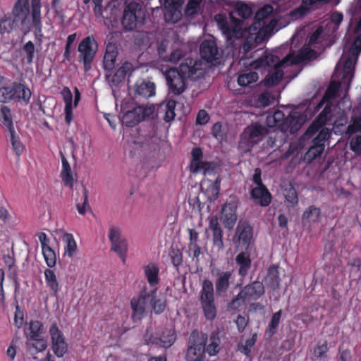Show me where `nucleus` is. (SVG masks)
I'll return each instance as SVG.
<instances>
[{
	"instance_id": "f257e3e1",
	"label": "nucleus",
	"mask_w": 361,
	"mask_h": 361,
	"mask_svg": "<svg viewBox=\"0 0 361 361\" xmlns=\"http://www.w3.org/2000/svg\"><path fill=\"white\" fill-rule=\"evenodd\" d=\"M235 14L243 19H247L252 16V11L247 4L238 2L234 11L229 12L228 15L218 13L214 16V20L227 42L239 39L243 35V21L237 18Z\"/></svg>"
},
{
	"instance_id": "f03ea898",
	"label": "nucleus",
	"mask_w": 361,
	"mask_h": 361,
	"mask_svg": "<svg viewBox=\"0 0 361 361\" xmlns=\"http://www.w3.org/2000/svg\"><path fill=\"white\" fill-rule=\"evenodd\" d=\"M12 14L15 20L20 21L23 26L30 23L31 18L35 36H42L41 0H31V11L29 0H17L13 8Z\"/></svg>"
},
{
	"instance_id": "7ed1b4c3",
	"label": "nucleus",
	"mask_w": 361,
	"mask_h": 361,
	"mask_svg": "<svg viewBox=\"0 0 361 361\" xmlns=\"http://www.w3.org/2000/svg\"><path fill=\"white\" fill-rule=\"evenodd\" d=\"M31 91L25 85L14 82L8 86L0 88V102L7 103L11 101H23L25 104L30 102Z\"/></svg>"
},
{
	"instance_id": "20e7f679",
	"label": "nucleus",
	"mask_w": 361,
	"mask_h": 361,
	"mask_svg": "<svg viewBox=\"0 0 361 361\" xmlns=\"http://www.w3.org/2000/svg\"><path fill=\"white\" fill-rule=\"evenodd\" d=\"M98 43L93 35L84 37L78 44V61L82 63L85 72L92 68V63L98 51Z\"/></svg>"
},
{
	"instance_id": "39448f33",
	"label": "nucleus",
	"mask_w": 361,
	"mask_h": 361,
	"mask_svg": "<svg viewBox=\"0 0 361 361\" xmlns=\"http://www.w3.org/2000/svg\"><path fill=\"white\" fill-rule=\"evenodd\" d=\"M145 16L141 5L130 2L125 7L121 20L122 25L127 30H133L139 24H142Z\"/></svg>"
},
{
	"instance_id": "423d86ee",
	"label": "nucleus",
	"mask_w": 361,
	"mask_h": 361,
	"mask_svg": "<svg viewBox=\"0 0 361 361\" xmlns=\"http://www.w3.org/2000/svg\"><path fill=\"white\" fill-rule=\"evenodd\" d=\"M157 288L150 292H147L146 288L142 289L137 297H134L130 300V307L132 310V319L134 322L139 321L143 318L145 314L150 298L157 293Z\"/></svg>"
},
{
	"instance_id": "0eeeda50",
	"label": "nucleus",
	"mask_w": 361,
	"mask_h": 361,
	"mask_svg": "<svg viewBox=\"0 0 361 361\" xmlns=\"http://www.w3.org/2000/svg\"><path fill=\"white\" fill-rule=\"evenodd\" d=\"M164 75L170 94L180 95L185 91L186 88L185 78H187L182 74L178 68H166Z\"/></svg>"
},
{
	"instance_id": "6e6552de",
	"label": "nucleus",
	"mask_w": 361,
	"mask_h": 361,
	"mask_svg": "<svg viewBox=\"0 0 361 361\" xmlns=\"http://www.w3.org/2000/svg\"><path fill=\"white\" fill-rule=\"evenodd\" d=\"M207 339V336L200 337L197 330H193L189 338L185 359L206 358L205 345Z\"/></svg>"
},
{
	"instance_id": "1a4fd4ad",
	"label": "nucleus",
	"mask_w": 361,
	"mask_h": 361,
	"mask_svg": "<svg viewBox=\"0 0 361 361\" xmlns=\"http://www.w3.org/2000/svg\"><path fill=\"white\" fill-rule=\"evenodd\" d=\"M203 62L197 58L187 57L179 65L178 69L185 77L196 80L204 75Z\"/></svg>"
},
{
	"instance_id": "9d476101",
	"label": "nucleus",
	"mask_w": 361,
	"mask_h": 361,
	"mask_svg": "<svg viewBox=\"0 0 361 361\" xmlns=\"http://www.w3.org/2000/svg\"><path fill=\"white\" fill-rule=\"evenodd\" d=\"M253 238V228L247 221H240L238 223L233 242L238 248L241 250H248Z\"/></svg>"
},
{
	"instance_id": "9b49d317",
	"label": "nucleus",
	"mask_w": 361,
	"mask_h": 361,
	"mask_svg": "<svg viewBox=\"0 0 361 361\" xmlns=\"http://www.w3.org/2000/svg\"><path fill=\"white\" fill-rule=\"evenodd\" d=\"M154 109L152 107L139 106L132 110L127 111L123 116V123L128 127H133L152 116Z\"/></svg>"
},
{
	"instance_id": "f8f14e48",
	"label": "nucleus",
	"mask_w": 361,
	"mask_h": 361,
	"mask_svg": "<svg viewBox=\"0 0 361 361\" xmlns=\"http://www.w3.org/2000/svg\"><path fill=\"white\" fill-rule=\"evenodd\" d=\"M49 334L54 353L56 357H62L68 351V344L63 332L59 329L56 322L51 325Z\"/></svg>"
},
{
	"instance_id": "ddd939ff",
	"label": "nucleus",
	"mask_w": 361,
	"mask_h": 361,
	"mask_svg": "<svg viewBox=\"0 0 361 361\" xmlns=\"http://www.w3.org/2000/svg\"><path fill=\"white\" fill-rule=\"evenodd\" d=\"M109 239L111 243V250L115 252L126 262V257L128 251V245L126 240L122 239L119 228L112 226L109 228Z\"/></svg>"
},
{
	"instance_id": "4468645a",
	"label": "nucleus",
	"mask_w": 361,
	"mask_h": 361,
	"mask_svg": "<svg viewBox=\"0 0 361 361\" xmlns=\"http://www.w3.org/2000/svg\"><path fill=\"white\" fill-rule=\"evenodd\" d=\"M264 37L259 33H251L246 37L240 51L243 53L242 58H251L252 53L261 49L258 48L262 44Z\"/></svg>"
},
{
	"instance_id": "2eb2a0df",
	"label": "nucleus",
	"mask_w": 361,
	"mask_h": 361,
	"mask_svg": "<svg viewBox=\"0 0 361 361\" xmlns=\"http://www.w3.org/2000/svg\"><path fill=\"white\" fill-rule=\"evenodd\" d=\"M134 98L148 99L155 95L156 85L154 82L145 79H139L133 86Z\"/></svg>"
},
{
	"instance_id": "dca6fc26",
	"label": "nucleus",
	"mask_w": 361,
	"mask_h": 361,
	"mask_svg": "<svg viewBox=\"0 0 361 361\" xmlns=\"http://www.w3.org/2000/svg\"><path fill=\"white\" fill-rule=\"evenodd\" d=\"M264 293V287L262 282L255 281L245 286L238 293L243 300H254L259 299Z\"/></svg>"
},
{
	"instance_id": "f3484780",
	"label": "nucleus",
	"mask_w": 361,
	"mask_h": 361,
	"mask_svg": "<svg viewBox=\"0 0 361 361\" xmlns=\"http://www.w3.org/2000/svg\"><path fill=\"white\" fill-rule=\"evenodd\" d=\"M250 66L256 70L264 68L269 71L271 68L281 67V61L278 56L264 52L262 56L251 63Z\"/></svg>"
},
{
	"instance_id": "a211bd4d",
	"label": "nucleus",
	"mask_w": 361,
	"mask_h": 361,
	"mask_svg": "<svg viewBox=\"0 0 361 361\" xmlns=\"http://www.w3.org/2000/svg\"><path fill=\"white\" fill-rule=\"evenodd\" d=\"M250 194L253 202L261 207H268L272 201V195L266 185L253 187Z\"/></svg>"
},
{
	"instance_id": "6ab92c4d",
	"label": "nucleus",
	"mask_w": 361,
	"mask_h": 361,
	"mask_svg": "<svg viewBox=\"0 0 361 361\" xmlns=\"http://www.w3.org/2000/svg\"><path fill=\"white\" fill-rule=\"evenodd\" d=\"M304 123L303 116L298 111H291L286 118V124L282 123V132L290 134L297 133Z\"/></svg>"
},
{
	"instance_id": "aec40b11",
	"label": "nucleus",
	"mask_w": 361,
	"mask_h": 361,
	"mask_svg": "<svg viewBox=\"0 0 361 361\" xmlns=\"http://www.w3.org/2000/svg\"><path fill=\"white\" fill-rule=\"evenodd\" d=\"M201 57L207 62L212 63L218 59V49L214 41L204 40L200 47Z\"/></svg>"
},
{
	"instance_id": "412c9836",
	"label": "nucleus",
	"mask_w": 361,
	"mask_h": 361,
	"mask_svg": "<svg viewBox=\"0 0 361 361\" xmlns=\"http://www.w3.org/2000/svg\"><path fill=\"white\" fill-rule=\"evenodd\" d=\"M235 263L239 267V276L245 278L247 275L252 265L250 252L247 250H241L235 257Z\"/></svg>"
},
{
	"instance_id": "4be33fe9",
	"label": "nucleus",
	"mask_w": 361,
	"mask_h": 361,
	"mask_svg": "<svg viewBox=\"0 0 361 361\" xmlns=\"http://www.w3.org/2000/svg\"><path fill=\"white\" fill-rule=\"evenodd\" d=\"M176 340V334L174 329H166L164 331L160 337L154 338L152 341V344L159 345L164 348H169L171 347Z\"/></svg>"
},
{
	"instance_id": "5701e85b",
	"label": "nucleus",
	"mask_w": 361,
	"mask_h": 361,
	"mask_svg": "<svg viewBox=\"0 0 361 361\" xmlns=\"http://www.w3.org/2000/svg\"><path fill=\"white\" fill-rule=\"evenodd\" d=\"M223 223L226 228H232L236 222V207L232 204H224L221 209Z\"/></svg>"
},
{
	"instance_id": "b1692460",
	"label": "nucleus",
	"mask_w": 361,
	"mask_h": 361,
	"mask_svg": "<svg viewBox=\"0 0 361 361\" xmlns=\"http://www.w3.org/2000/svg\"><path fill=\"white\" fill-rule=\"evenodd\" d=\"M117 56L118 51L116 47L113 44H109L106 47L103 60V67L105 71L111 72L114 69Z\"/></svg>"
},
{
	"instance_id": "393cba45",
	"label": "nucleus",
	"mask_w": 361,
	"mask_h": 361,
	"mask_svg": "<svg viewBox=\"0 0 361 361\" xmlns=\"http://www.w3.org/2000/svg\"><path fill=\"white\" fill-rule=\"evenodd\" d=\"M209 228L212 231L214 245L219 248H222L224 247L223 230L216 216H214L210 219Z\"/></svg>"
},
{
	"instance_id": "a878e982",
	"label": "nucleus",
	"mask_w": 361,
	"mask_h": 361,
	"mask_svg": "<svg viewBox=\"0 0 361 361\" xmlns=\"http://www.w3.org/2000/svg\"><path fill=\"white\" fill-rule=\"evenodd\" d=\"M63 102L65 103V121L70 125L73 121V94L68 87H64L61 91Z\"/></svg>"
},
{
	"instance_id": "bb28decb",
	"label": "nucleus",
	"mask_w": 361,
	"mask_h": 361,
	"mask_svg": "<svg viewBox=\"0 0 361 361\" xmlns=\"http://www.w3.org/2000/svg\"><path fill=\"white\" fill-rule=\"evenodd\" d=\"M145 276L150 287H156L160 282L159 268L154 263H149L143 267Z\"/></svg>"
},
{
	"instance_id": "cd10ccee",
	"label": "nucleus",
	"mask_w": 361,
	"mask_h": 361,
	"mask_svg": "<svg viewBox=\"0 0 361 361\" xmlns=\"http://www.w3.org/2000/svg\"><path fill=\"white\" fill-rule=\"evenodd\" d=\"M61 163L62 169L60 173L61 180L66 186L72 189L74 185L73 172L68 161L63 154H61Z\"/></svg>"
},
{
	"instance_id": "c85d7f7f",
	"label": "nucleus",
	"mask_w": 361,
	"mask_h": 361,
	"mask_svg": "<svg viewBox=\"0 0 361 361\" xmlns=\"http://www.w3.org/2000/svg\"><path fill=\"white\" fill-rule=\"evenodd\" d=\"M267 133V130L262 125L255 124L251 128H247L244 134L247 135L248 142L255 144L262 140L264 135Z\"/></svg>"
},
{
	"instance_id": "c756f323",
	"label": "nucleus",
	"mask_w": 361,
	"mask_h": 361,
	"mask_svg": "<svg viewBox=\"0 0 361 361\" xmlns=\"http://www.w3.org/2000/svg\"><path fill=\"white\" fill-rule=\"evenodd\" d=\"M232 277V271H226L219 272L215 281L216 292L221 294L228 290L230 286V279Z\"/></svg>"
},
{
	"instance_id": "7c9ffc66",
	"label": "nucleus",
	"mask_w": 361,
	"mask_h": 361,
	"mask_svg": "<svg viewBox=\"0 0 361 361\" xmlns=\"http://www.w3.org/2000/svg\"><path fill=\"white\" fill-rule=\"evenodd\" d=\"M44 331L43 324L38 320H31L28 323V327L25 329V336L27 339H35L42 336Z\"/></svg>"
},
{
	"instance_id": "2f4dec72",
	"label": "nucleus",
	"mask_w": 361,
	"mask_h": 361,
	"mask_svg": "<svg viewBox=\"0 0 361 361\" xmlns=\"http://www.w3.org/2000/svg\"><path fill=\"white\" fill-rule=\"evenodd\" d=\"M266 282L267 285L273 289L279 288L281 279L279 276V266L272 264L268 268Z\"/></svg>"
},
{
	"instance_id": "473e14b6",
	"label": "nucleus",
	"mask_w": 361,
	"mask_h": 361,
	"mask_svg": "<svg viewBox=\"0 0 361 361\" xmlns=\"http://www.w3.org/2000/svg\"><path fill=\"white\" fill-rule=\"evenodd\" d=\"M286 116L281 110H276L272 115L267 116V125L269 128L276 127L282 131V126L281 124L286 123Z\"/></svg>"
},
{
	"instance_id": "72a5a7b5",
	"label": "nucleus",
	"mask_w": 361,
	"mask_h": 361,
	"mask_svg": "<svg viewBox=\"0 0 361 361\" xmlns=\"http://www.w3.org/2000/svg\"><path fill=\"white\" fill-rule=\"evenodd\" d=\"M274 12V8L271 5H265L260 9H259L255 15L254 17V25L255 29L256 25H258L259 27L264 26L265 22L264 21L267 18H269Z\"/></svg>"
},
{
	"instance_id": "f704fd0d",
	"label": "nucleus",
	"mask_w": 361,
	"mask_h": 361,
	"mask_svg": "<svg viewBox=\"0 0 361 361\" xmlns=\"http://www.w3.org/2000/svg\"><path fill=\"white\" fill-rule=\"evenodd\" d=\"M200 295L201 302L214 300V286L211 281L204 279L202 281Z\"/></svg>"
},
{
	"instance_id": "c9c22d12",
	"label": "nucleus",
	"mask_w": 361,
	"mask_h": 361,
	"mask_svg": "<svg viewBox=\"0 0 361 361\" xmlns=\"http://www.w3.org/2000/svg\"><path fill=\"white\" fill-rule=\"evenodd\" d=\"M0 121L6 126L8 131H13L14 129L13 115L11 109L5 105L0 107Z\"/></svg>"
},
{
	"instance_id": "e433bc0d",
	"label": "nucleus",
	"mask_w": 361,
	"mask_h": 361,
	"mask_svg": "<svg viewBox=\"0 0 361 361\" xmlns=\"http://www.w3.org/2000/svg\"><path fill=\"white\" fill-rule=\"evenodd\" d=\"M259 79L258 73L255 71H245L240 73L238 77V84L241 87H247L256 82Z\"/></svg>"
},
{
	"instance_id": "4c0bfd02",
	"label": "nucleus",
	"mask_w": 361,
	"mask_h": 361,
	"mask_svg": "<svg viewBox=\"0 0 361 361\" xmlns=\"http://www.w3.org/2000/svg\"><path fill=\"white\" fill-rule=\"evenodd\" d=\"M44 277L47 286L50 289L54 295L59 293V282L54 271L50 269H46L44 271Z\"/></svg>"
},
{
	"instance_id": "58836bf2",
	"label": "nucleus",
	"mask_w": 361,
	"mask_h": 361,
	"mask_svg": "<svg viewBox=\"0 0 361 361\" xmlns=\"http://www.w3.org/2000/svg\"><path fill=\"white\" fill-rule=\"evenodd\" d=\"M321 214V210L319 208L316 207L315 206H310L303 213L302 216V223L303 225H305L307 223L310 222H317Z\"/></svg>"
},
{
	"instance_id": "ea45409f",
	"label": "nucleus",
	"mask_w": 361,
	"mask_h": 361,
	"mask_svg": "<svg viewBox=\"0 0 361 361\" xmlns=\"http://www.w3.org/2000/svg\"><path fill=\"white\" fill-rule=\"evenodd\" d=\"M133 71V64L130 62L123 63L121 66L117 69L113 76V81L120 82L123 81L127 75H130Z\"/></svg>"
},
{
	"instance_id": "a19ab883",
	"label": "nucleus",
	"mask_w": 361,
	"mask_h": 361,
	"mask_svg": "<svg viewBox=\"0 0 361 361\" xmlns=\"http://www.w3.org/2000/svg\"><path fill=\"white\" fill-rule=\"evenodd\" d=\"M283 77V71L281 67L274 68V72L267 75L263 82L265 86L272 87L278 85Z\"/></svg>"
},
{
	"instance_id": "79ce46f5",
	"label": "nucleus",
	"mask_w": 361,
	"mask_h": 361,
	"mask_svg": "<svg viewBox=\"0 0 361 361\" xmlns=\"http://www.w3.org/2000/svg\"><path fill=\"white\" fill-rule=\"evenodd\" d=\"M325 147V144H317L313 142V145L310 147L307 152L305 154V159L308 162H312L313 160L320 157L323 153Z\"/></svg>"
},
{
	"instance_id": "37998d69",
	"label": "nucleus",
	"mask_w": 361,
	"mask_h": 361,
	"mask_svg": "<svg viewBox=\"0 0 361 361\" xmlns=\"http://www.w3.org/2000/svg\"><path fill=\"white\" fill-rule=\"evenodd\" d=\"M63 241L65 243V255L72 257L77 250V244L73 235L65 233L63 235Z\"/></svg>"
},
{
	"instance_id": "c03bdc74",
	"label": "nucleus",
	"mask_w": 361,
	"mask_h": 361,
	"mask_svg": "<svg viewBox=\"0 0 361 361\" xmlns=\"http://www.w3.org/2000/svg\"><path fill=\"white\" fill-rule=\"evenodd\" d=\"M25 345L27 348L30 350L31 348L35 349L36 353L43 352L47 348V340L42 336L35 338V339H27Z\"/></svg>"
},
{
	"instance_id": "a18cd8bd",
	"label": "nucleus",
	"mask_w": 361,
	"mask_h": 361,
	"mask_svg": "<svg viewBox=\"0 0 361 361\" xmlns=\"http://www.w3.org/2000/svg\"><path fill=\"white\" fill-rule=\"evenodd\" d=\"M177 102L174 99H169L165 104L161 106V109L164 111L163 119L165 122L169 123L173 121L176 116L175 109Z\"/></svg>"
},
{
	"instance_id": "49530a36",
	"label": "nucleus",
	"mask_w": 361,
	"mask_h": 361,
	"mask_svg": "<svg viewBox=\"0 0 361 361\" xmlns=\"http://www.w3.org/2000/svg\"><path fill=\"white\" fill-rule=\"evenodd\" d=\"M191 155L190 171L193 173H197L199 172V165L201 164V161H202L203 158L202 149L200 147L192 149Z\"/></svg>"
},
{
	"instance_id": "de8ad7c7",
	"label": "nucleus",
	"mask_w": 361,
	"mask_h": 361,
	"mask_svg": "<svg viewBox=\"0 0 361 361\" xmlns=\"http://www.w3.org/2000/svg\"><path fill=\"white\" fill-rule=\"evenodd\" d=\"M285 200L288 207L293 208L298 204V197L296 190L290 185L284 190Z\"/></svg>"
},
{
	"instance_id": "09e8293b",
	"label": "nucleus",
	"mask_w": 361,
	"mask_h": 361,
	"mask_svg": "<svg viewBox=\"0 0 361 361\" xmlns=\"http://www.w3.org/2000/svg\"><path fill=\"white\" fill-rule=\"evenodd\" d=\"M201 303L205 318L209 321L214 320L216 318L217 313L214 300L212 302L208 301Z\"/></svg>"
},
{
	"instance_id": "8fccbe9b",
	"label": "nucleus",
	"mask_w": 361,
	"mask_h": 361,
	"mask_svg": "<svg viewBox=\"0 0 361 361\" xmlns=\"http://www.w3.org/2000/svg\"><path fill=\"white\" fill-rule=\"evenodd\" d=\"M164 19L168 23H176L181 18L182 13L180 9L173 8H164Z\"/></svg>"
},
{
	"instance_id": "3c124183",
	"label": "nucleus",
	"mask_w": 361,
	"mask_h": 361,
	"mask_svg": "<svg viewBox=\"0 0 361 361\" xmlns=\"http://www.w3.org/2000/svg\"><path fill=\"white\" fill-rule=\"evenodd\" d=\"M155 295L156 294L151 297L150 304L152 311L156 314H161L166 309V301L164 298H157Z\"/></svg>"
},
{
	"instance_id": "603ef678",
	"label": "nucleus",
	"mask_w": 361,
	"mask_h": 361,
	"mask_svg": "<svg viewBox=\"0 0 361 361\" xmlns=\"http://www.w3.org/2000/svg\"><path fill=\"white\" fill-rule=\"evenodd\" d=\"M8 261H5L8 264L9 271V277L13 281L15 289L17 290L20 287V283L18 277V269L15 265V261L13 258L8 257Z\"/></svg>"
},
{
	"instance_id": "864d4df0",
	"label": "nucleus",
	"mask_w": 361,
	"mask_h": 361,
	"mask_svg": "<svg viewBox=\"0 0 361 361\" xmlns=\"http://www.w3.org/2000/svg\"><path fill=\"white\" fill-rule=\"evenodd\" d=\"M202 0H189L185 8V15L188 17H194L198 13Z\"/></svg>"
},
{
	"instance_id": "5fc2aeb1",
	"label": "nucleus",
	"mask_w": 361,
	"mask_h": 361,
	"mask_svg": "<svg viewBox=\"0 0 361 361\" xmlns=\"http://www.w3.org/2000/svg\"><path fill=\"white\" fill-rule=\"evenodd\" d=\"M357 61V58L355 57L354 59L352 57H348L344 62L343 65V75L344 78L350 77L349 83L351 82V80L354 75V68L355 65Z\"/></svg>"
},
{
	"instance_id": "6e6d98bb",
	"label": "nucleus",
	"mask_w": 361,
	"mask_h": 361,
	"mask_svg": "<svg viewBox=\"0 0 361 361\" xmlns=\"http://www.w3.org/2000/svg\"><path fill=\"white\" fill-rule=\"evenodd\" d=\"M257 335L256 333L252 335V337L247 339L244 345L238 347V350L245 355L246 357H250L251 353V349L255 345L257 341Z\"/></svg>"
},
{
	"instance_id": "4d7b16f0",
	"label": "nucleus",
	"mask_w": 361,
	"mask_h": 361,
	"mask_svg": "<svg viewBox=\"0 0 361 361\" xmlns=\"http://www.w3.org/2000/svg\"><path fill=\"white\" fill-rule=\"evenodd\" d=\"M45 262L49 268H53L56 264V253L51 247H47L42 250Z\"/></svg>"
},
{
	"instance_id": "13d9d810",
	"label": "nucleus",
	"mask_w": 361,
	"mask_h": 361,
	"mask_svg": "<svg viewBox=\"0 0 361 361\" xmlns=\"http://www.w3.org/2000/svg\"><path fill=\"white\" fill-rule=\"evenodd\" d=\"M11 135V142L13 149L17 156H20L24 151V146L20 142V137L16 135L15 130L9 131Z\"/></svg>"
},
{
	"instance_id": "bf43d9fd",
	"label": "nucleus",
	"mask_w": 361,
	"mask_h": 361,
	"mask_svg": "<svg viewBox=\"0 0 361 361\" xmlns=\"http://www.w3.org/2000/svg\"><path fill=\"white\" fill-rule=\"evenodd\" d=\"M219 343L220 340L218 337L211 336L209 339V343L205 345V352H207L209 356H214L219 352Z\"/></svg>"
},
{
	"instance_id": "052dcab7",
	"label": "nucleus",
	"mask_w": 361,
	"mask_h": 361,
	"mask_svg": "<svg viewBox=\"0 0 361 361\" xmlns=\"http://www.w3.org/2000/svg\"><path fill=\"white\" fill-rule=\"evenodd\" d=\"M35 44L32 41L27 42L23 47V51L25 54L26 62L30 65L33 62L35 56Z\"/></svg>"
},
{
	"instance_id": "680f3d73",
	"label": "nucleus",
	"mask_w": 361,
	"mask_h": 361,
	"mask_svg": "<svg viewBox=\"0 0 361 361\" xmlns=\"http://www.w3.org/2000/svg\"><path fill=\"white\" fill-rule=\"evenodd\" d=\"M281 315V310H279L272 315L271 321L269 324V333L270 335H274L276 333L280 323Z\"/></svg>"
},
{
	"instance_id": "e2e57ef3",
	"label": "nucleus",
	"mask_w": 361,
	"mask_h": 361,
	"mask_svg": "<svg viewBox=\"0 0 361 361\" xmlns=\"http://www.w3.org/2000/svg\"><path fill=\"white\" fill-rule=\"evenodd\" d=\"M15 26V20L11 17L2 18L0 20V31L1 32H11Z\"/></svg>"
},
{
	"instance_id": "0e129e2a",
	"label": "nucleus",
	"mask_w": 361,
	"mask_h": 361,
	"mask_svg": "<svg viewBox=\"0 0 361 361\" xmlns=\"http://www.w3.org/2000/svg\"><path fill=\"white\" fill-rule=\"evenodd\" d=\"M221 178L218 176L214 181H211L208 186V192L212 194L214 199L218 198L220 192Z\"/></svg>"
},
{
	"instance_id": "69168bd1",
	"label": "nucleus",
	"mask_w": 361,
	"mask_h": 361,
	"mask_svg": "<svg viewBox=\"0 0 361 361\" xmlns=\"http://www.w3.org/2000/svg\"><path fill=\"white\" fill-rule=\"evenodd\" d=\"M357 34V35L350 49V52L352 56L358 58V56L361 53V33Z\"/></svg>"
},
{
	"instance_id": "338daca9",
	"label": "nucleus",
	"mask_w": 361,
	"mask_h": 361,
	"mask_svg": "<svg viewBox=\"0 0 361 361\" xmlns=\"http://www.w3.org/2000/svg\"><path fill=\"white\" fill-rule=\"evenodd\" d=\"M171 263L178 269L183 262V255L179 250L173 249L170 253Z\"/></svg>"
},
{
	"instance_id": "774afa93",
	"label": "nucleus",
	"mask_w": 361,
	"mask_h": 361,
	"mask_svg": "<svg viewBox=\"0 0 361 361\" xmlns=\"http://www.w3.org/2000/svg\"><path fill=\"white\" fill-rule=\"evenodd\" d=\"M339 88L340 83H331L324 95V99L328 100L334 99L338 94Z\"/></svg>"
}]
</instances>
